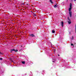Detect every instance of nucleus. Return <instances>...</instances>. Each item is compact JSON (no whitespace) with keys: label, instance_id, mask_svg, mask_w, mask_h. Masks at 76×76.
Segmentation results:
<instances>
[{"label":"nucleus","instance_id":"1","mask_svg":"<svg viewBox=\"0 0 76 76\" xmlns=\"http://www.w3.org/2000/svg\"><path fill=\"white\" fill-rule=\"evenodd\" d=\"M72 4H70V7L69 8V16L71 18L72 17V12L70 11V10H71V9H72Z\"/></svg>","mask_w":76,"mask_h":76},{"label":"nucleus","instance_id":"2","mask_svg":"<svg viewBox=\"0 0 76 76\" xmlns=\"http://www.w3.org/2000/svg\"><path fill=\"white\" fill-rule=\"evenodd\" d=\"M11 51H14V52H16V51H18V50H16L15 49H13V50H12Z\"/></svg>","mask_w":76,"mask_h":76},{"label":"nucleus","instance_id":"3","mask_svg":"<svg viewBox=\"0 0 76 76\" xmlns=\"http://www.w3.org/2000/svg\"><path fill=\"white\" fill-rule=\"evenodd\" d=\"M68 22L69 24H70L71 23V21H70V20H68Z\"/></svg>","mask_w":76,"mask_h":76},{"label":"nucleus","instance_id":"4","mask_svg":"<svg viewBox=\"0 0 76 76\" xmlns=\"http://www.w3.org/2000/svg\"><path fill=\"white\" fill-rule=\"evenodd\" d=\"M64 25V22H62V23H61V26L62 27H63V26Z\"/></svg>","mask_w":76,"mask_h":76},{"label":"nucleus","instance_id":"5","mask_svg":"<svg viewBox=\"0 0 76 76\" xmlns=\"http://www.w3.org/2000/svg\"><path fill=\"white\" fill-rule=\"evenodd\" d=\"M30 36H31V37H35V36L33 34H31L30 35Z\"/></svg>","mask_w":76,"mask_h":76},{"label":"nucleus","instance_id":"6","mask_svg":"<svg viewBox=\"0 0 76 76\" xmlns=\"http://www.w3.org/2000/svg\"><path fill=\"white\" fill-rule=\"evenodd\" d=\"M50 2H51V3L52 4H53V1H52V0H50Z\"/></svg>","mask_w":76,"mask_h":76},{"label":"nucleus","instance_id":"7","mask_svg":"<svg viewBox=\"0 0 76 76\" xmlns=\"http://www.w3.org/2000/svg\"><path fill=\"white\" fill-rule=\"evenodd\" d=\"M22 64H25V62L24 61H23L22 62Z\"/></svg>","mask_w":76,"mask_h":76},{"label":"nucleus","instance_id":"8","mask_svg":"<svg viewBox=\"0 0 76 76\" xmlns=\"http://www.w3.org/2000/svg\"><path fill=\"white\" fill-rule=\"evenodd\" d=\"M71 39H72V40H73V36H72V37H71Z\"/></svg>","mask_w":76,"mask_h":76},{"label":"nucleus","instance_id":"9","mask_svg":"<svg viewBox=\"0 0 76 76\" xmlns=\"http://www.w3.org/2000/svg\"><path fill=\"white\" fill-rule=\"evenodd\" d=\"M52 33H55V31L54 30H52Z\"/></svg>","mask_w":76,"mask_h":76},{"label":"nucleus","instance_id":"10","mask_svg":"<svg viewBox=\"0 0 76 76\" xmlns=\"http://www.w3.org/2000/svg\"><path fill=\"white\" fill-rule=\"evenodd\" d=\"M54 7H57V5H55L54 6Z\"/></svg>","mask_w":76,"mask_h":76},{"label":"nucleus","instance_id":"11","mask_svg":"<svg viewBox=\"0 0 76 76\" xmlns=\"http://www.w3.org/2000/svg\"><path fill=\"white\" fill-rule=\"evenodd\" d=\"M68 20H70V19H69V17H68Z\"/></svg>","mask_w":76,"mask_h":76},{"label":"nucleus","instance_id":"12","mask_svg":"<svg viewBox=\"0 0 76 76\" xmlns=\"http://www.w3.org/2000/svg\"><path fill=\"white\" fill-rule=\"evenodd\" d=\"M0 60H3V59L2 58H0Z\"/></svg>","mask_w":76,"mask_h":76},{"label":"nucleus","instance_id":"13","mask_svg":"<svg viewBox=\"0 0 76 76\" xmlns=\"http://www.w3.org/2000/svg\"><path fill=\"white\" fill-rule=\"evenodd\" d=\"M71 45L72 46V45H73V44H71Z\"/></svg>","mask_w":76,"mask_h":76},{"label":"nucleus","instance_id":"14","mask_svg":"<svg viewBox=\"0 0 76 76\" xmlns=\"http://www.w3.org/2000/svg\"><path fill=\"white\" fill-rule=\"evenodd\" d=\"M22 51V49H21V50H20V51Z\"/></svg>","mask_w":76,"mask_h":76},{"label":"nucleus","instance_id":"15","mask_svg":"<svg viewBox=\"0 0 76 76\" xmlns=\"http://www.w3.org/2000/svg\"><path fill=\"white\" fill-rule=\"evenodd\" d=\"M11 61H12V62H13V60H11Z\"/></svg>","mask_w":76,"mask_h":76},{"label":"nucleus","instance_id":"16","mask_svg":"<svg viewBox=\"0 0 76 76\" xmlns=\"http://www.w3.org/2000/svg\"><path fill=\"white\" fill-rule=\"evenodd\" d=\"M74 1H76V0H74Z\"/></svg>","mask_w":76,"mask_h":76},{"label":"nucleus","instance_id":"17","mask_svg":"<svg viewBox=\"0 0 76 76\" xmlns=\"http://www.w3.org/2000/svg\"><path fill=\"white\" fill-rule=\"evenodd\" d=\"M58 56H60V55H58Z\"/></svg>","mask_w":76,"mask_h":76},{"label":"nucleus","instance_id":"18","mask_svg":"<svg viewBox=\"0 0 76 76\" xmlns=\"http://www.w3.org/2000/svg\"><path fill=\"white\" fill-rule=\"evenodd\" d=\"M0 54H1V52H0Z\"/></svg>","mask_w":76,"mask_h":76},{"label":"nucleus","instance_id":"19","mask_svg":"<svg viewBox=\"0 0 76 76\" xmlns=\"http://www.w3.org/2000/svg\"><path fill=\"white\" fill-rule=\"evenodd\" d=\"M53 62H55V61H53Z\"/></svg>","mask_w":76,"mask_h":76},{"label":"nucleus","instance_id":"20","mask_svg":"<svg viewBox=\"0 0 76 76\" xmlns=\"http://www.w3.org/2000/svg\"><path fill=\"white\" fill-rule=\"evenodd\" d=\"M21 47H22V46H21Z\"/></svg>","mask_w":76,"mask_h":76}]
</instances>
